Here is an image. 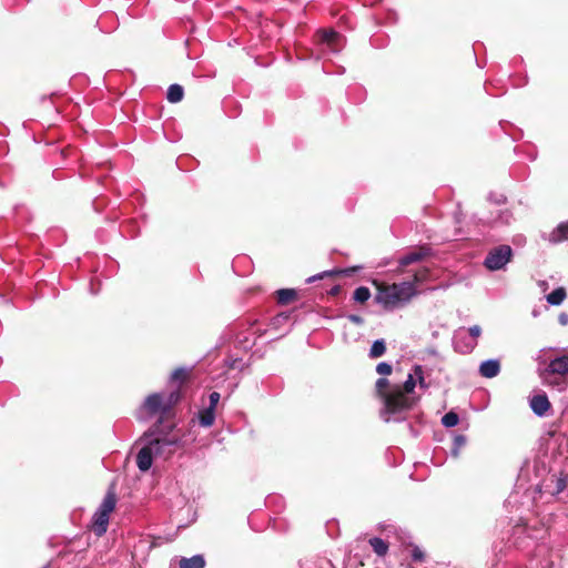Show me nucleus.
<instances>
[{"label": "nucleus", "mask_w": 568, "mask_h": 568, "mask_svg": "<svg viewBox=\"0 0 568 568\" xmlns=\"http://www.w3.org/2000/svg\"><path fill=\"white\" fill-rule=\"evenodd\" d=\"M412 559L414 561H423L425 559V554H424V551L418 546H414L413 547V549H412Z\"/></svg>", "instance_id": "cd10ccee"}, {"label": "nucleus", "mask_w": 568, "mask_h": 568, "mask_svg": "<svg viewBox=\"0 0 568 568\" xmlns=\"http://www.w3.org/2000/svg\"><path fill=\"white\" fill-rule=\"evenodd\" d=\"M320 37L332 52H338L343 47L342 36L334 30H322Z\"/></svg>", "instance_id": "9d476101"}, {"label": "nucleus", "mask_w": 568, "mask_h": 568, "mask_svg": "<svg viewBox=\"0 0 568 568\" xmlns=\"http://www.w3.org/2000/svg\"><path fill=\"white\" fill-rule=\"evenodd\" d=\"M180 568H204L205 560L202 555H195L191 558H181Z\"/></svg>", "instance_id": "4468645a"}, {"label": "nucleus", "mask_w": 568, "mask_h": 568, "mask_svg": "<svg viewBox=\"0 0 568 568\" xmlns=\"http://www.w3.org/2000/svg\"><path fill=\"white\" fill-rule=\"evenodd\" d=\"M466 332H467V335H468L469 337H473V338H474V341H476V342H477V338H478V337L480 336V334H481V328H480L478 325H474V326L469 327L468 329H466Z\"/></svg>", "instance_id": "c85d7f7f"}, {"label": "nucleus", "mask_w": 568, "mask_h": 568, "mask_svg": "<svg viewBox=\"0 0 568 568\" xmlns=\"http://www.w3.org/2000/svg\"><path fill=\"white\" fill-rule=\"evenodd\" d=\"M215 409L213 408H205L199 414V420L201 426L203 427H210L213 425L215 419Z\"/></svg>", "instance_id": "6ab92c4d"}, {"label": "nucleus", "mask_w": 568, "mask_h": 568, "mask_svg": "<svg viewBox=\"0 0 568 568\" xmlns=\"http://www.w3.org/2000/svg\"><path fill=\"white\" fill-rule=\"evenodd\" d=\"M179 400L180 392L178 389L170 393H154L145 398L141 412L145 414V417L165 416Z\"/></svg>", "instance_id": "39448f33"}, {"label": "nucleus", "mask_w": 568, "mask_h": 568, "mask_svg": "<svg viewBox=\"0 0 568 568\" xmlns=\"http://www.w3.org/2000/svg\"><path fill=\"white\" fill-rule=\"evenodd\" d=\"M568 489V474L556 479L555 494H559Z\"/></svg>", "instance_id": "393cba45"}, {"label": "nucleus", "mask_w": 568, "mask_h": 568, "mask_svg": "<svg viewBox=\"0 0 568 568\" xmlns=\"http://www.w3.org/2000/svg\"><path fill=\"white\" fill-rule=\"evenodd\" d=\"M141 440L144 443L136 456V465L141 471H148L154 457L168 459L181 442V435L174 432V426H164L161 423L153 425L144 433Z\"/></svg>", "instance_id": "f257e3e1"}, {"label": "nucleus", "mask_w": 568, "mask_h": 568, "mask_svg": "<svg viewBox=\"0 0 568 568\" xmlns=\"http://www.w3.org/2000/svg\"><path fill=\"white\" fill-rule=\"evenodd\" d=\"M529 406L531 410L539 417H544L551 408V404L545 393L530 397Z\"/></svg>", "instance_id": "1a4fd4ad"}, {"label": "nucleus", "mask_w": 568, "mask_h": 568, "mask_svg": "<svg viewBox=\"0 0 568 568\" xmlns=\"http://www.w3.org/2000/svg\"><path fill=\"white\" fill-rule=\"evenodd\" d=\"M457 439H458V444L464 443V438L463 437H458Z\"/></svg>", "instance_id": "72a5a7b5"}, {"label": "nucleus", "mask_w": 568, "mask_h": 568, "mask_svg": "<svg viewBox=\"0 0 568 568\" xmlns=\"http://www.w3.org/2000/svg\"><path fill=\"white\" fill-rule=\"evenodd\" d=\"M537 375L544 386L565 392L568 386V348L545 349L536 357Z\"/></svg>", "instance_id": "f03ea898"}, {"label": "nucleus", "mask_w": 568, "mask_h": 568, "mask_svg": "<svg viewBox=\"0 0 568 568\" xmlns=\"http://www.w3.org/2000/svg\"><path fill=\"white\" fill-rule=\"evenodd\" d=\"M371 547L378 556H385L388 551V544L379 538V537H373L368 540Z\"/></svg>", "instance_id": "dca6fc26"}, {"label": "nucleus", "mask_w": 568, "mask_h": 568, "mask_svg": "<svg viewBox=\"0 0 568 568\" xmlns=\"http://www.w3.org/2000/svg\"><path fill=\"white\" fill-rule=\"evenodd\" d=\"M566 298V291L564 287L555 288L551 293L547 295V302L550 305H560Z\"/></svg>", "instance_id": "a211bd4d"}, {"label": "nucleus", "mask_w": 568, "mask_h": 568, "mask_svg": "<svg viewBox=\"0 0 568 568\" xmlns=\"http://www.w3.org/2000/svg\"><path fill=\"white\" fill-rule=\"evenodd\" d=\"M389 382L385 377L376 381L375 388L377 396L383 400L381 417L384 422H400L404 419L403 414L410 409L415 402L409 396L404 395L400 386H394L390 390H386Z\"/></svg>", "instance_id": "7ed1b4c3"}, {"label": "nucleus", "mask_w": 568, "mask_h": 568, "mask_svg": "<svg viewBox=\"0 0 568 568\" xmlns=\"http://www.w3.org/2000/svg\"><path fill=\"white\" fill-rule=\"evenodd\" d=\"M187 376V371L184 368H178L175 369L171 375V382H178L179 384H182Z\"/></svg>", "instance_id": "b1692460"}, {"label": "nucleus", "mask_w": 568, "mask_h": 568, "mask_svg": "<svg viewBox=\"0 0 568 568\" xmlns=\"http://www.w3.org/2000/svg\"><path fill=\"white\" fill-rule=\"evenodd\" d=\"M386 352V344L384 339H376L371 346L368 356L371 358H378Z\"/></svg>", "instance_id": "aec40b11"}, {"label": "nucleus", "mask_w": 568, "mask_h": 568, "mask_svg": "<svg viewBox=\"0 0 568 568\" xmlns=\"http://www.w3.org/2000/svg\"><path fill=\"white\" fill-rule=\"evenodd\" d=\"M428 254H429V248H427V247H419L415 251L408 252L407 254L403 255L398 260L399 266L405 267L409 264L419 262L424 257H426Z\"/></svg>", "instance_id": "9b49d317"}, {"label": "nucleus", "mask_w": 568, "mask_h": 568, "mask_svg": "<svg viewBox=\"0 0 568 568\" xmlns=\"http://www.w3.org/2000/svg\"><path fill=\"white\" fill-rule=\"evenodd\" d=\"M115 504V495L113 493H108L97 511L93 514L92 530L97 536L101 537L106 532L110 514L114 510Z\"/></svg>", "instance_id": "423d86ee"}, {"label": "nucleus", "mask_w": 568, "mask_h": 568, "mask_svg": "<svg viewBox=\"0 0 568 568\" xmlns=\"http://www.w3.org/2000/svg\"><path fill=\"white\" fill-rule=\"evenodd\" d=\"M376 372L382 376H388L393 372V367L390 364L386 362H381L376 366Z\"/></svg>", "instance_id": "a878e982"}, {"label": "nucleus", "mask_w": 568, "mask_h": 568, "mask_svg": "<svg viewBox=\"0 0 568 568\" xmlns=\"http://www.w3.org/2000/svg\"><path fill=\"white\" fill-rule=\"evenodd\" d=\"M500 364L497 359H487L479 366V373L481 376L493 378L499 374Z\"/></svg>", "instance_id": "ddd939ff"}, {"label": "nucleus", "mask_w": 568, "mask_h": 568, "mask_svg": "<svg viewBox=\"0 0 568 568\" xmlns=\"http://www.w3.org/2000/svg\"><path fill=\"white\" fill-rule=\"evenodd\" d=\"M453 343L455 349L462 354L470 353L477 345V342L467 335L465 328H460L455 333Z\"/></svg>", "instance_id": "6e6552de"}, {"label": "nucleus", "mask_w": 568, "mask_h": 568, "mask_svg": "<svg viewBox=\"0 0 568 568\" xmlns=\"http://www.w3.org/2000/svg\"><path fill=\"white\" fill-rule=\"evenodd\" d=\"M415 387H416V377L414 374H408L406 381L404 382L403 387H400L404 395L408 396L407 394L413 393Z\"/></svg>", "instance_id": "5701e85b"}, {"label": "nucleus", "mask_w": 568, "mask_h": 568, "mask_svg": "<svg viewBox=\"0 0 568 568\" xmlns=\"http://www.w3.org/2000/svg\"><path fill=\"white\" fill-rule=\"evenodd\" d=\"M546 241L551 244H558L568 240V221L560 223L547 236H544Z\"/></svg>", "instance_id": "f8f14e48"}, {"label": "nucleus", "mask_w": 568, "mask_h": 568, "mask_svg": "<svg viewBox=\"0 0 568 568\" xmlns=\"http://www.w3.org/2000/svg\"><path fill=\"white\" fill-rule=\"evenodd\" d=\"M277 302L281 305H286L296 298V292L293 288H281L276 292Z\"/></svg>", "instance_id": "2eb2a0df"}, {"label": "nucleus", "mask_w": 568, "mask_h": 568, "mask_svg": "<svg viewBox=\"0 0 568 568\" xmlns=\"http://www.w3.org/2000/svg\"><path fill=\"white\" fill-rule=\"evenodd\" d=\"M513 250L509 245H499L486 256L484 265L490 271L501 270L511 258Z\"/></svg>", "instance_id": "0eeeda50"}, {"label": "nucleus", "mask_w": 568, "mask_h": 568, "mask_svg": "<svg viewBox=\"0 0 568 568\" xmlns=\"http://www.w3.org/2000/svg\"><path fill=\"white\" fill-rule=\"evenodd\" d=\"M422 280L418 274L414 275L412 282H400L393 284L375 283V302L387 311L403 307L417 295L416 284Z\"/></svg>", "instance_id": "20e7f679"}, {"label": "nucleus", "mask_w": 568, "mask_h": 568, "mask_svg": "<svg viewBox=\"0 0 568 568\" xmlns=\"http://www.w3.org/2000/svg\"><path fill=\"white\" fill-rule=\"evenodd\" d=\"M351 320L357 324L362 323V318L357 315H352L351 316Z\"/></svg>", "instance_id": "7c9ffc66"}, {"label": "nucleus", "mask_w": 568, "mask_h": 568, "mask_svg": "<svg viewBox=\"0 0 568 568\" xmlns=\"http://www.w3.org/2000/svg\"><path fill=\"white\" fill-rule=\"evenodd\" d=\"M321 277H322L321 275H318V276H313V277H310L307 281H308V282H313L315 278H321Z\"/></svg>", "instance_id": "2f4dec72"}, {"label": "nucleus", "mask_w": 568, "mask_h": 568, "mask_svg": "<svg viewBox=\"0 0 568 568\" xmlns=\"http://www.w3.org/2000/svg\"><path fill=\"white\" fill-rule=\"evenodd\" d=\"M371 297V291L366 286H359L354 291L353 298L358 303H365Z\"/></svg>", "instance_id": "412c9836"}, {"label": "nucleus", "mask_w": 568, "mask_h": 568, "mask_svg": "<svg viewBox=\"0 0 568 568\" xmlns=\"http://www.w3.org/2000/svg\"><path fill=\"white\" fill-rule=\"evenodd\" d=\"M414 375L418 379L419 386L423 387V388H426L427 385L425 383L424 372H423V367L420 365H415L414 366Z\"/></svg>", "instance_id": "bb28decb"}, {"label": "nucleus", "mask_w": 568, "mask_h": 568, "mask_svg": "<svg viewBox=\"0 0 568 568\" xmlns=\"http://www.w3.org/2000/svg\"><path fill=\"white\" fill-rule=\"evenodd\" d=\"M457 439H458V444L464 443V438L463 437H458Z\"/></svg>", "instance_id": "f704fd0d"}, {"label": "nucleus", "mask_w": 568, "mask_h": 568, "mask_svg": "<svg viewBox=\"0 0 568 568\" xmlns=\"http://www.w3.org/2000/svg\"><path fill=\"white\" fill-rule=\"evenodd\" d=\"M560 322L565 324L567 322L566 317L565 316H560Z\"/></svg>", "instance_id": "473e14b6"}, {"label": "nucleus", "mask_w": 568, "mask_h": 568, "mask_svg": "<svg viewBox=\"0 0 568 568\" xmlns=\"http://www.w3.org/2000/svg\"><path fill=\"white\" fill-rule=\"evenodd\" d=\"M458 422L459 417L454 412H448L442 418V424L447 428L455 427L458 424Z\"/></svg>", "instance_id": "4be33fe9"}, {"label": "nucleus", "mask_w": 568, "mask_h": 568, "mask_svg": "<svg viewBox=\"0 0 568 568\" xmlns=\"http://www.w3.org/2000/svg\"><path fill=\"white\" fill-rule=\"evenodd\" d=\"M220 397L221 396H220V394L217 392H212L210 394V406H209V408L215 409V407H216V405H217V403L220 400Z\"/></svg>", "instance_id": "c756f323"}, {"label": "nucleus", "mask_w": 568, "mask_h": 568, "mask_svg": "<svg viewBox=\"0 0 568 568\" xmlns=\"http://www.w3.org/2000/svg\"><path fill=\"white\" fill-rule=\"evenodd\" d=\"M183 88L180 84H171L168 89L166 99L171 103H178L183 99Z\"/></svg>", "instance_id": "f3484780"}]
</instances>
